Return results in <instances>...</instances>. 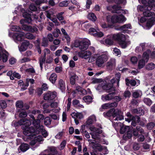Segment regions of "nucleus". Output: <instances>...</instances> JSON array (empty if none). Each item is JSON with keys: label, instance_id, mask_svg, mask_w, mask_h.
<instances>
[{"label": "nucleus", "instance_id": "20e7f679", "mask_svg": "<svg viewBox=\"0 0 155 155\" xmlns=\"http://www.w3.org/2000/svg\"><path fill=\"white\" fill-rule=\"evenodd\" d=\"M113 117L116 118L113 120V123L117 124V121L118 120H121L124 119V117L122 115V113L121 111L118 109H113Z\"/></svg>", "mask_w": 155, "mask_h": 155}, {"label": "nucleus", "instance_id": "9d476101", "mask_svg": "<svg viewBox=\"0 0 155 155\" xmlns=\"http://www.w3.org/2000/svg\"><path fill=\"white\" fill-rule=\"evenodd\" d=\"M109 37L112 38L113 40L117 41L119 42L122 40L125 39V35L120 33L111 35L109 36Z\"/></svg>", "mask_w": 155, "mask_h": 155}, {"label": "nucleus", "instance_id": "8fccbe9b", "mask_svg": "<svg viewBox=\"0 0 155 155\" xmlns=\"http://www.w3.org/2000/svg\"><path fill=\"white\" fill-rule=\"evenodd\" d=\"M117 16L114 15L112 16L111 19V21L112 23H117L118 19Z\"/></svg>", "mask_w": 155, "mask_h": 155}, {"label": "nucleus", "instance_id": "a878e982", "mask_svg": "<svg viewBox=\"0 0 155 155\" xmlns=\"http://www.w3.org/2000/svg\"><path fill=\"white\" fill-rule=\"evenodd\" d=\"M115 63V60L114 59H111L107 63L106 66L107 68H110L112 66L114 65Z\"/></svg>", "mask_w": 155, "mask_h": 155}, {"label": "nucleus", "instance_id": "0e129e2a", "mask_svg": "<svg viewBox=\"0 0 155 155\" xmlns=\"http://www.w3.org/2000/svg\"><path fill=\"white\" fill-rule=\"evenodd\" d=\"M50 20L54 23L55 25L58 26L60 25L58 21L56 18H52Z\"/></svg>", "mask_w": 155, "mask_h": 155}, {"label": "nucleus", "instance_id": "de8ad7c7", "mask_svg": "<svg viewBox=\"0 0 155 155\" xmlns=\"http://www.w3.org/2000/svg\"><path fill=\"white\" fill-rule=\"evenodd\" d=\"M38 119L36 120H35L34 121H33L32 122V125L34 126V122L35 121H36L37 120H39L40 121V120H43L44 119L45 117L42 114H39L38 116Z\"/></svg>", "mask_w": 155, "mask_h": 155}, {"label": "nucleus", "instance_id": "5701e85b", "mask_svg": "<svg viewBox=\"0 0 155 155\" xmlns=\"http://www.w3.org/2000/svg\"><path fill=\"white\" fill-rule=\"evenodd\" d=\"M57 76L55 73H53L50 75L49 80L53 84H54L57 79Z\"/></svg>", "mask_w": 155, "mask_h": 155}, {"label": "nucleus", "instance_id": "1a4fd4ad", "mask_svg": "<svg viewBox=\"0 0 155 155\" xmlns=\"http://www.w3.org/2000/svg\"><path fill=\"white\" fill-rule=\"evenodd\" d=\"M25 33L23 32L20 31L14 33L12 36L15 42L21 41L25 37Z\"/></svg>", "mask_w": 155, "mask_h": 155}, {"label": "nucleus", "instance_id": "6e6d98bb", "mask_svg": "<svg viewBox=\"0 0 155 155\" xmlns=\"http://www.w3.org/2000/svg\"><path fill=\"white\" fill-rule=\"evenodd\" d=\"M113 39L109 38H107L105 40V43L106 44L111 45L113 44Z\"/></svg>", "mask_w": 155, "mask_h": 155}, {"label": "nucleus", "instance_id": "4468645a", "mask_svg": "<svg viewBox=\"0 0 155 155\" xmlns=\"http://www.w3.org/2000/svg\"><path fill=\"white\" fill-rule=\"evenodd\" d=\"M56 96L57 93L55 92H48L45 95L44 99L45 100H52Z\"/></svg>", "mask_w": 155, "mask_h": 155}, {"label": "nucleus", "instance_id": "680f3d73", "mask_svg": "<svg viewBox=\"0 0 155 155\" xmlns=\"http://www.w3.org/2000/svg\"><path fill=\"white\" fill-rule=\"evenodd\" d=\"M140 148V146L138 143H134L133 146V148L134 150H137L139 149Z\"/></svg>", "mask_w": 155, "mask_h": 155}, {"label": "nucleus", "instance_id": "7ed1b4c3", "mask_svg": "<svg viewBox=\"0 0 155 155\" xmlns=\"http://www.w3.org/2000/svg\"><path fill=\"white\" fill-rule=\"evenodd\" d=\"M145 8H146L147 10L144 11L143 14L144 16L146 17H150L153 16L154 15L153 12H150V11L152 9L153 10H155V5L149 2L147 5L145 6Z\"/></svg>", "mask_w": 155, "mask_h": 155}, {"label": "nucleus", "instance_id": "f3484780", "mask_svg": "<svg viewBox=\"0 0 155 155\" xmlns=\"http://www.w3.org/2000/svg\"><path fill=\"white\" fill-rule=\"evenodd\" d=\"M139 132L140 134L144 133V130L140 126H137L136 128L133 129V134L135 137H137L138 135V132Z\"/></svg>", "mask_w": 155, "mask_h": 155}, {"label": "nucleus", "instance_id": "39448f33", "mask_svg": "<svg viewBox=\"0 0 155 155\" xmlns=\"http://www.w3.org/2000/svg\"><path fill=\"white\" fill-rule=\"evenodd\" d=\"M150 52L149 51H147L144 52L143 55V59L140 60L138 62V67L139 69L142 68L145 65V62H147L148 60V54Z\"/></svg>", "mask_w": 155, "mask_h": 155}, {"label": "nucleus", "instance_id": "72a5a7b5", "mask_svg": "<svg viewBox=\"0 0 155 155\" xmlns=\"http://www.w3.org/2000/svg\"><path fill=\"white\" fill-rule=\"evenodd\" d=\"M25 37L28 39L30 40L35 39V37L32 34L30 33H27L25 34Z\"/></svg>", "mask_w": 155, "mask_h": 155}, {"label": "nucleus", "instance_id": "2eb2a0df", "mask_svg": "<svg viewBox=\"0 0 155 155\" xmlns=\"http://www.w3.org/2000/svg\"><path fill=\"white\" fill-rule=\"evenodd\" d=\"M0 57H1L3 62H6L8 60V53L0 46Z\"/></svg>", "mask_w": 155, "mask_h": 155}, {"label": "nucleus", "instance_id": "4c0bfd02", "mask_svg": "<svg viewBox=\"0 0 155 155\" xmlns=\"http://www.w3.org/2000/svg\"><path fill=\"white\" fill-rule=\"evenodd\" d=\"M83 99L85 102L90 103L92 102V98L90 96H86L83 97Z\"/></svg>", "mask_w": 155, "mask_h": 155}, {"label": "nucleus", "instance_id": "bb28decb", "mask_svg": "<svg viewBox=\"0 0 155 155\" xmlns=\"http://www.w3.org/2000/svg\"><path fill=\"white\" fill-rule=\"evenodd\" d=\"M88 141L89 142V144L92 146L93 148H96L97 146L99 145V143L95 140H88Z\"/></svg>", "mask_w": 155, "mask_h": 155}, {"label": "nucleus", "instance_id": "c85d7f7f", "mask_svg": "<svg viewBox=\"0 0 155 155\" xmlns=\"http://www.w3.org/2000/svg\"><path fill=\"white\" fill-rule=\"evenodd\" d=\"M154 24V21L153 20V18H151L147 21L146 25L148 28H150Z\"/></svg>", "mask_w": 155, "mask_h": 155}, {"label": "nucleus", "instance_id": "3c124183", "mask_svg": "<svg viewBox=\"0 0 155 155\" xmlns=\"http://www.w3.org/2000/svg\"><path fill=\"white\" fill-rule=\"evenodd\" d=\"M155 124L154 123L150 122L147 124V129L151 130L155 126Z\"/></svg>", "mask_w": 155, "mask_h": 155}, {"label": "nucleus", "instance_id": "e2e57ef3", "mask_svg": "<svg viewBox=\"0 0 155 155\" xmlns=\"http://www.w3.org/2000/svg\"><path fill=\"white\" fill-rule=\"evenodd\" d=\"M145 139V138L143 135H138V138L137 139L138 141H143Z\"/></svg>", "mask_w": 155, "mask_h": 155}, {"label": "nucleus", "instance_id": "f8f14e48", "mask_svg": "<svg viewBox=\"0 0 155 155\" xmlns=\"http://www.w3.org/2000/svg\"><path fill=\"white\" fill-rule=\"evenodd\" d=\"M102 88L107 93L115 92V88L114 87L113 85L110 83L104 85L102 86Z\"/></svg>", "mask_w": 155, "mask_h": 155}, {"label": "nucleus", "instance_id": "393cba45", "mask_svg": "<svg viewBox=\"0 0 155 155\" xmlns=\"http://www.w3.org/2000/svg\"><path fill=\"white\" fill-rule=\"evenodd\" d=\"M71 115L74 118L81 119L83 118V115L81 113L73 112L71 114Z\"/></svg>", "mask_w": 155, "mask_h": 155}, {"label": "nucleus", "instance_id": "58836bf2", "mask_svg": "<svg viewBox=\"0 0 155 155\" xmlns=\"http://www.w3.org/2000/svg\"><path fill=\"white\" fill-rule=\"evenodd\" d=\"M117 17L118 23H122L126 20V18L122 15H120L117 16Z\"/></svg>", "mask_w": 155, "mask_h": 155}, {"label": "nucleus", "instance_id": "37998d69", "mask_svg": "<svg viewBox=\"0 0 155 155\" xmlns=\"http://www.w3.org/2000/svg\"><path fill=\"white\" fill-rule=\"evenodd\" d=\"M144 102L147 105L150 106L152 104L151 100L148 98H145L143 99Z\"/></svg>", "mask_w": 155, "mask_h": 155}, {"label": "nucleus", "instance_id": "4be33fe9", "mask_svg": "<svg viewBox=\"0 0 155 155\" xmlns=\"http://www.w3.org/2000/svg\"><path fill=\"white\" fill-rule=\"evenodd\" d=\"M140 118L138 116H136L132 117L131 125L134 127L136 126L137 123H138L140 121Z\"/></svg>", "mask_w": 155, "mask_h": 155}, {"label": "nucleus", "instance_id": "f704fd0d", "mask_svg": "<svg viewBox=\"0 0 155 155\" xmlns=\"http://www.w3.org/2000/svg\"><path fill=\"white\" fill-rule=\"evenodd\" d=\"M46 61V58L43 57H41L39 59V62L41 70L43 68V65L45 63Z\"/></svg>", "mask_w": 155, "mask_h": 155}, {"label": "nucleus", "instance_id": "0eeeda50", "mask_svg": "<svg viewBox=\"0 0 155 155\" xmlns=\"http://www.w3.org/2000/svg\"><path fill=\"white\" fill-rule=\"evenodd\" d=\"M89 32L90 34L95 37H102L104 35L103 33L100 31L98 28H91L89 29Z\"/></svg>", "mask_w": 155, "mask_h": 155}, {"label": "nucleus", "instance_id": "4d7b16f0", "mask_svg": "<svg viewBox=\"0 0 155 155\" xmlns=\"http://www.w3.org/2000/svg\"><path fill=\"white\" fill-rule=\"evenodd\" d=\"M30 26L25 25H22V28L23 30L25 31H29V29H30Z\"/></svg>", "mask_w": 155, "mask_h": 155}, {"label": "nucleus", "instance_id": "473e14b6", "mask_svg": "<svg viewBox=\"0 0 155 155\" xmlns=\"http://www.w3.org/2000/svg\"><path fill=\"white\" fill-rule=\"evenodd\" d=\"M119 42L120 46L124 48H126L127 47L128 43L126 41V39L125 40H121Z\"/></svg>", "mask_w": 155, "mask_h": 155}, {"label": "nucleus", "instance_id": "13d9d810", "mask_svg": "<svg viewBox=\"0 0 155 155\" xmlns=\"http://www.w3.org/2000/svg\"><path fill=\"white\" fill-rule=\"evenodd\" d=\"M83 27L82 28L84 30H86L87 28H89L90 26V25L88 23H83Z\"/></svg>", "mask_w": 155, "mask_h": 155}, {"label": "nucleus", "instance_id": "cd10ccee", "mask_svg": "<svg viewBox=\"0 0 155 155\" xmlns=\"http://www.w3.org/2000/svg\"><path fill=\"white\" fill-rule=\"evenodd\" d=\"M130 129V127L129 126H125L121 127L120 132L121 134H123L125 133L128 132Z\"/></svg>", "mask_w": 155, "mask_h": 155}, {"label": "nucleus", "instance_id": "412c9836", "mask_svg": "<svg viewBox=\"0 0 155 155\" xmlns=\"http://www.w3.org/2000/svg\"><path fill=\"white\" fill-rule=\"evenodd\" d=\"M58 86L59 89L62 91L65 89V84L64 81L61 79L58 81Z\"/></svg>", "mask_w": 155, "mask_h": 155}, {"label": "nucleus", "instance_id": "052dcab7", "mask_svg": "<svg viewBox=\"0 0 155 155\" xmlns=\"http://www.w3.org/2000/svg\"><path fill=\"white\" fill-rule=\"evenodd\" d=\"M66 143V141L65 140H64L60 144V149L62 150L65 147Z\"/></svg>", "mask_w": 155, "mask_h": 155}, {"label": "nucleus", "instance_id": "ddd939ff", "mask_svg": "<svg viewBox=\"0 0 155 155\" xmlns=\"http://www.w3.org/2000/svg\"><path fill=\"white\" fill-rule=\"evenodd\" d=\"M109 93L107 94L101 96V99L103 101H109L114 98V97L115 94V92Z\"/></svg>", "mask_w": 155, "mask_h": 155}, {"label": "nucleus", "instance_id": "c03bdc74", "mask_svg": "<svg viewBox=\"0 0 155 155\" xmlns=\"http://www.w3.org/2000/svg\"><path fill=\"white\" fill-rule=\"evenodd\" d=\"M51 120L48 117H46L44 120V123L45 125L48 126L51 124Z\"/></svg>", "mask_w": 155, "mask_h": 155}, {"label": "nucleus", "instance_id": "dca6fc26", "mask_svg": "<svg viewBox=\"0 0 155 155\" xmlns=\"http://www.w3.org/2000/svg\"><path fill=\"white\" fill-rule=\"evenodd\" d=\"M28 46H29L30 48L32 47V45L30 44L28 41L27 40L24 41L22 42L21 46L19 47V51H25L27 49Z\"/></svg>", "mask_w": 155, "mask_h": 155}, {"label": "nucleus", "instance_id": "9b49d317", "mask_svg": "<svg viewBox=\"0 0 155 155\" xmlns=\"http://www.w3.org/2000/svg\"><path fill=\"white\" fill-rule=\"evenodd\" d=\"M81 51L78 53V56L81 58L84 59H87L90 58L92 55L91 52L89 50L84 52Z\"/></svg>", "mask_w": 155, "mask_h": 155}, {"label": "nucleus", "instance_id": "c756f323", "mask_svg": "<svg viewBox=\"0 0 155 155\" xmlns=\"http://www.w3.org/2000/svg\"><path fill=\"white\" fill-rule=\"evenodd\" d=\"M20 150L22 152H25L29 149V146L28 144L23 143L19 147Z\"/></svg>", "mask_w": 155, "mask_h": 155}, {"label": "nucleus", "instance_id": "f257e3e1", "mask_svg": "<svg viewBox=\"0 0 155 155\" xmlns=\"http://www.w3.org/2000/svg\"><path fill=\"white\" fill-rule=\"evenodd\" d=\"M35 121L34 122V128L32 126H30L31 125V121L26 119H22L19 120L18 124L20 125H22L21 128L24 130L23 134L27 136L31 135L34 133L38 134L40 132L42 133L43 137H46L48 135L47 132L44 128L42 125H40L39 120Z\"/></svg>", "mask_w": 155, "mask_h": 155}, {"label": "nucleus", "instance_id": "603ef678", "mask_svg": "<svg viewBox=\"0 0 155 155\" xmlns=\"http://www.w3.org/2000/svg\"><path fill=\"white\" fill-rule=\"evenodd\" d=\"M16 105L17 107L21 108L23 107V103L21 101H18L16 102Z\"/></svg>", "mask_w": 155, "mask_h": 155}, {"label": "nucleus", "instance_id": "338daca9", "mask_svg": "<svg viewBox=\"0 0 155 155\" xmlns=\"http://www.w3.org/2000/svg\"><path fill=\"white\" fill-rule=\"evenodd\" d=\"M50 53V51L47 48H46L44 50V56L43 57H45L46 58V55L47 54H49Z\"/></svg>", "mask_w": 155, "mask_h": 155}, {"label": "nucleus", "instance_id": "49530a36", "mask_svg": "<svg viewBox=\"0 0 155 155\" xmlns=\"http://www.w3.org/2000/svg\"><path fill=\"white\" fill-rule=\"evenodd\" d=\"M54 14V12L51 11H49L46 12L47 17L51 19L52 18V16Z\"/></svg>", "mask_w": 155, "mask_h": 155}, {"label": "nucleus", "instance_id": "c9c22d12", "mask_svg": "<svg viewBox=\"0 0 155 155\" xmlns=\"http://www.w3.org/2000/svg\"><path fill=\"white\" fill-rule=\"evenodd\" d=\"M78 77L75 74L72 75L70 78V81L71 84H74L75 83V81L77 79Z\"/></svg>", "mask_w": 155, "mask_h": 155}, {"label": "nucleus", "instance_id": "b1692460", "mask_svg": "<svg viewBox=\"0 0 155 155\" xmlns=\"http://www.w3.org/2000/svg\"><path fill=\"white\" fill-rule=\"evenodd\" d=\"M145 44L144 43L140 44L139 46L137 47L135 49L136 52H139L143 51L145 48Z\"/></svg>", "mask_w": 155, "mask_h": 155}, {"label": "nucleus", "instance_id": "7c9ffc66", "mask_svg": "<svg viewBox=\"0 0 155 155\" xmlns=\"http://www.w3.org/2000/svg\"><path fill=\"white\" fill-rule=\"evenodd\" d=\"M142 95L141 92L140 91H136L133 92L132 96L135 98L139 97Z\"/></svg>", "mask_w": 155, "mask_h": 155}, {"label": "nucleus", "instance_id": "bf43d9fd", "mask_svg": "<svg viewBox=\"0 0 155 155\" xmlns=\"http://www.w3.org/2000/svg\"><path fill=\"white\" fill-rule=\"evenodd\" d=\"M0 105L3 108H5L7 107V104L4 101H2L0 103Z\"/></svg>", "mask_w": 155, "mask_h": 155}, {"label": "nucleus", "instance_id": "6e6552de", "mask_svg": "<svg viewBox=\"0 0 155 155\" xmlns=\"http://www.w3.org/2000/svg\"><path fill=\"white\" fill-rule=\"evenodd\" d=\"M107 56L106 54H102L97 57L96 60V64L99 67L102 66L104 63L106 61Z\"/></svg>", "mask_w": 155, "mask_h": 155}, {"label": "nucleus", "instance_id": "a19ab883", "mask_svg": "<svg viewBox=\"0 0 155 155\" xmlns=\"http://www.w3.org/2000/svg\"><path fill=\"white\" fill-rule=\"evenodd\" d=\"M48 39L46 38H42L41 45L44 47H47L48 45Z\"/></svg>", "mask_w": 155, "mask_h": 155}, {"label": "nucleus", "instance_id": "423d86ee", "mask_svg": "<svg viewBox=\"0 0 155 155\" xmlns=\"http://www.w3.org/2000/svg\"><path fill=\"white\" fill-rule=\"evenodd\" d=\"M90 129L91 131H93V132L90 134L92 138L95 140L99 139V135L97 134L101 133L102 132V130L93 126L90 127Z\"/></svg>", "mask_w": 155, "mask_h": 155}, {"label": "nucleus", "instance_id": "6ab92c4d", "mask_svg": "<svg viewBox=\"0 0 155 155\" xmlns=\"http://www.w3.org/2000/svg\"><path fill=\"white\" fill-rule=\"evenodd\" d=\"M96 121V117L94 115H92L89 117L86 122V125L88 126Z\"/></svg>", "mask_w": 155, "mask_h": 155}, {"label": "nucleus", "instance_id": "a211bd4d", "mask_svg": "<svg viewBox=\"0 0 155 155\" xmlns=\"http://www.w3.org/2000/svg\"><path fill=\"white\" fill-rule=\"evenodd\" d=\"M112 8L114 10L113 12L114 13H124L125 12V11L121 9L120 7L118 5H114L112 6Z\"/></svg>", "mask_w": 155, "mask_h": 155}, {"label": "nucleus", "instance_id": "774afa93", "mask_svg": "<svg viewBox=\"0 0 155 155\" xmlns=\"http://www.w3.org/2000/svg\"><path fill=\"white\" fill-rule=\"evenodd\" d=\"M29 9L32 11H35L37 9V8L35 5L31 4L29 6Z\"/></svg>", "mask_w": 155, "mask_h": 155}, {"label": "nucleus", "instance_id": "09e8293b", "mask_svg": "<svg viewBox=\"0 0 155 155\" xmlns=\"http://www.w3.org/2000/svg\"><path fill=\"white\" fill-rule=\"evenodd\" d=\"M30 29H29V32H31L33 33L36 32L38 31V29L35 26L32 27L30 26Z\"/></svg>", "mask_w": 155, "mask_h": 155}, {"label": "nucleus", "instance_id": "aec40b11", "mask_svg": "<svg viewBox=\"0 0 155 155\" xmlns=\"http://www.w3.org/2000/svg\"><path fill=\"white\" fill-rule=\"evenodd\" d=\"M31 13V12H30V13H28L27 12H25L23 14V16L25 18L26 21L28 23H30L32 21L30 17Z\"/></svg>", "mask_w": 155, "mask_h": 155}, {"label": "nucleus", "instance_id": "2f4dec72", "mask_svg": "<svg viewBox=\"0 0 155 155\" xmlns=\"http://www.w3.org/2000/svg\"><path fill=\"white\" fill-rule=\"evenodd\" d=\"M88 18L93 21H95L97 19V18L94 14L93 13H90L87 16Z\"/></svg>", "mask_w": 155, "mask_h": 155}, {"label": "nucleus", "instance_id": "69168bd1", "mask_svg": "<svg viewBox=\"0 0 155 155\" xmlns=\"http://www.w3.org/2000/svg\"><path fill=\"white\" fill-rule=\"evenodd\" d=\"M27 116V113L25 111L21 112L19 114V117H25Z\"/></svg>", "mask_w": 155, "mask_h": 155}, {"label": "nucleus", "instance_id": "ea45409f", "mask_svg": "<svg viewBox=\"0 0 155 155\" xmlns=\"http://www.w3.org/2000/svg\"><path fill=\"white\" fill-rule=\"evenodd\" d=\"M69 3L70 2L69 1H64L60 2L59 4V6L60 7H67Z\"/></svg>", "mask_w": 155, "mask_h": 155}, {"label": "nucleus", "instance_id": "e433bc0d", "mask_svg": "<svg viewBox=\"0 0 155 155\" xmlns=\"http://www.w3.org/2000/svg\"><path fill=\"white\" fill-rule=\"evenodd\" d=\"M113 109L110 110L107 112H105L103 113V115L105 117H109L111 116H113Z\"/></svg>", "mask_w": 155, "mask_h": 155}, {"label": "nucleus", "instance_id": "a18cd8bd", "mask_svg": "<svg viewBox=\"0 0 155 155\" xmlns=\"http://www.w3.org/2000/svg\"><path fill=\"white\" fill-rule=\"evenodd\" d=\"M63 12H61L58 13L57 15V18L59 21H61L63 20L64 18L63 16V15L64 14Z\"/></svg>", "mask_w": 155, "mask_h": 155}, {"label": "nucleus", "instance_id": "79ce46f5", "mask_svg": "<svg viewBox=\"0 0 155 155\" xmlns=\"http://www.w3.org/2000/svg\"><path fill=\"white\" fill-rule=\"evenodd\" d=\"M155 68V65L153 63L148 64L146 66V68L148 70H151Z\"/></svg>", "mask_w": 155, "mask_h": 155}, {"label": "nucleus", "instance_id": "5fc2aeb1", "mask_svg": "<svg viewBox=\"0 0 155 155\" xmlns=\"http://www.w3.org/2000/svg\"><path fill=\"white\" fill-rule=\"evenodd\" d=\"M11 29L13 31H19L20 30V28L17 25H13L11 27Z\"/></svg>", "mask_w": 155, "mask_h": 155}, {"label": "nucleus", "instance_id": "f03ea898", "mask_svg": "<svg viewBox=\"0 0 155 155\" xmlns=\"http://www.w3.org/2000/svg\"><path fill=\"white\" fill-rule=\"evenodd\" d=\"M90 44V41L86 39L81 41H76L74 44V46L78 47L81 51H84L87 49Z\"/></svg>", "mask_w": 155, "mask_h": 155}, {"label": "nucleus", "instance_id": "864d4df0", "mask_svg": "<svg viewBox=\"0 0 155 155\" xmlns=\"http://www.w3.org/2000/svg\"><path fill=\"white\" fill-rule=\"evenodd\" d=\"M131 25L130 24H127L121 26L120 27V28L121 29H125L127 28H131Z\"/></svg>", "mask_w": 155, "mask_h": 155}]
</instances>
